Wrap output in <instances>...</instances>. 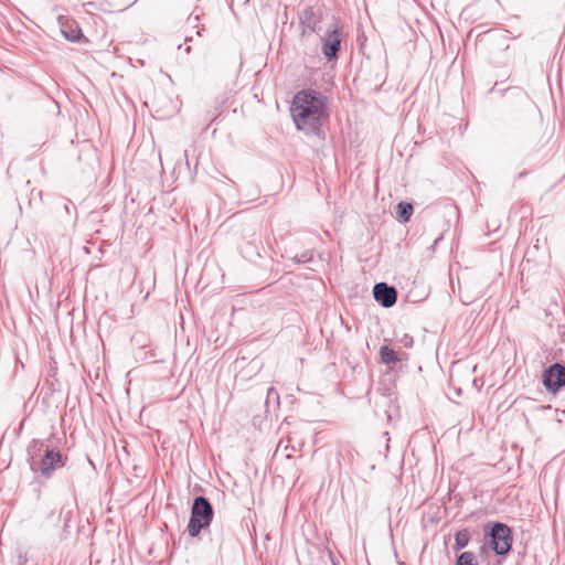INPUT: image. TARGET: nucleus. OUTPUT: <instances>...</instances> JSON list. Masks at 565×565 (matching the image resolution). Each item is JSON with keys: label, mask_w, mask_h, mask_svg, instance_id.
<instances>
[{"label": "nucleus", "mask_w": 565, "mask_h": 565, "mask_svg": "<svg viewBox=\"0 0 565 565\" xmlns=\"http://www.w3.org/2000/svg\"><path fill=\"white\" fill-rule=\"evenodd\" d=\"M290 114L298 130L321 137L322 122L329 117L328 98L312 88L301 89L292 97Z\"/></svg>", "instance_id": "obj_1"}, {"label": "nucleus", "mask_w": 565, "mask_h": 565, "mask_svg": "<svg viewBox=\"0 0 565 565\" xmlns=\"http://www.w3.org/2000/svg\"><path fill=\"white\" fill-rule=\"evenodd\" d=\"M30 469L45 479H51L54 471L66 465L67 456L58 449L50 447L40 439H32L26 447Z\"/></svg>", "instance_id": "obj_2"}, {"label": "nucleus", "mask_w": 565, "mask_h": 565, "mask_svg": "<svg viewBox=\"0 0 565 565\" xmlns=\"http://www.w3.org/2000/svg\"><path fill=\"white\" fill-rule=\"evenodd\" d=\"M214 510L207 498L198 495L191 507V515L186 531L191 537H196L202 530L210 526L213 521Z\"/></svg>", "instance_id": "obj_3"}, {"label": "nucleus", "mask_w": 565, "mask_h": 565, "mask_svg": "<svg viewBox=\"0 0 565 565\" xmlns=\"http://www.w3.org/2000/svg\"><path fill=\"white\" fill-rule=\"evenodd\" d=\"M301 36L318 33L323 20V3L320 0H303L298 13Z\"/></svg>", "instance_id": "obj_4"}, {"label": "nucleus", "mask_w": 565, "mask_h": 565, "mask_svg": "<svg viewBox=\"0 0 565 565\" xmlns=\"http://www.w3.org/2000/svg\"><path fill=\"white\" fill-rule=\"evenodd\" d=\"M487 527H490L489 532L486 531V533L490 537L489 545L491 550L497 555H507L511 551L513 543L511 527L501 522L489 523Z\"/></svg>", "instance_id": "obj_5"}, {"label": "nucleus", "mask_w": 565, "mask_h": 565, "mask_svg": "<svg viewBox=\"0 0 565 565\" xmlns=\"http://www.w3.org/2000/svg\"><path fill=\"white\" fill-rule=\"evenodd\" d=\"M543 384L548 392H558L565 385V366L559 363L550 365L543 373Z\"/></svg>", "instance_id": "obj_6"}, {"label": "nucleus", "mask_w": 565, "mask_h": 565, "mask_svg": "<svg viewBox=\"0 0 565 565\" xmlns=\"http://www.w3.org/2000/svg\"><path fill=\"white\" fill-rule=\"evenodd\" d=\"M321 51L326 60L329 62L337 60L341 49V39L338 26L333 30L327 31L326 35L321 38Z\"/></svg>", "instance_id": "obj_7"}, {"label": "nucleus", "mask_w": 565, "mask_h": 565, "mask_svg": "<svg viewBox=\"0 0 565 565\" xmlns=\"http://www.w3.org/2000/svg\"><path fill=\"white\" fill-rule=\"evenodd\" d=\"M373 297L384 308H391L397 301V291L386 282H377L373 287Z\"/></svg>", "instance_id": "obj_8"}, {"label": "nucleus", "mask_w": 565, "mask_h": 565, "mask_svg": "<svg viewBox=\"0 0 565 565\" xmlns=\"http://www.w3.org/2000/svg\"><path fill=\"white\" fill-rule=\"evenodd\" d=\"M260 247L262 242L255 233L248 235V239H246L245 244L241 245V252L243 256L249 260H255L260 258Z\"/></svg>", "instance_id": "obj_9"}, {"label": "nucleus", "mask_w": 565, "mask_h": 565, "mask_svg": "<svg viewBox=\"0 0 565 565\" xmlns=\"http://www.w3.org/2000/svg\"><path fill=\"white\" fill-rule=\"evenodd\" d=\"M414 207L412 203L402 201L396 206L397 220L402 223L408 222L412 217Z\"/></svg>", "instance_id": "obj_10"}, {"label": "nucleus", "mask_w": 565, "mask_h": 565, "mask_svg": "<svg viewBox=\"0 0 565 565\" xmlns=\"http://www.w3.org/2000/svg\"><path fill=\"white\" fill-rule=\"evenodd\" d=\"M380 355L383 363L390 365L399 361L397 353L390 347L383 345L380 349Z\"/></svg>", "instance_id": "obj_11"}, {"label": "nucleus", "mask_w": 565, "mask_h": 565, "mask_svg": "<svg viewBox=\"0 0 565 565\" xmlns=\"http://www.w3.org/2000/svg\"><path fill=\"white\" fill-rule=\"evenodd\" d=\"M64 38L71 42H79L84 36L78 25H68L62 29Z\"/></svg>", "instance_id": "obj_12"}, {"label": "nucleus", "mask_w": 565, "mask_h": 565, "mask_svg": "<svg viewBox=\"0 0 565 565\" xmlns=\"http://www.w3.org/2000/svg\"><path fill=\"white\" fill-rule=\"evenodd\" d=\"M470 541V533L467 529L460 530L455 534V551L465 548Z\"/></svg>", "instance_id": "obj_13"}, {"label": "nucleus", "mask_w": 565, "mask_h": 565, "mask_svg": "<svg viewBox=\"0 0 565 565\" xmlns=\"http://www.w3.org/2000/svg\"><path fill=\"white\" fill-rule=\"evenodd\" d=\"M456 565H478V559L473 552H462L457 556Z\"/></svg>", "instance_id": "obj_14"}, {"label": "nucleus", "mask_w": 565, "mask_h": 565, "mask_svg": "<svg viewBox=\"0 0 565 565\" xmlns=\"http://www.w3.org/2000/svg\"><path fill=\"white\" fill-rule=\"evenodd\" d=\"M313 259V254L311 252H303L299 255L292 257V260L296 264H306Z\"/></svg>", "instance_id": "obj_15"}, {"label": "nucleus", "mask_w": 565, "mask_h": 565, "mask_svg": "<svg viewBox=\"0 0 565 565\" xmlns=\"http://www.w3.org/2000/svg\"><path fill=\"white\" fill-rule=\"evenodd\" d=\"M399 342L405 347V348H411L414 343V340L411 335L408 334H404V337L399 340Z\"/></svg>", "instance_id": "obj_16"}, {"label": "nucleus", "mask_w": 565, "mask_h": 565, "mask_svg": "<svg viewBox=\"0 0 565 565\" xmlns=\"http://www.w3.org/2000/svg\"><path fill=\"white\" fill-rule=\"evenodd\" d=\"M273 396L278 398V394H277L276 390L274 387H269L267 391V398H271Z\"/></svg>", "instance_id": "obj_17"}, {"label": "nucleus", "mask_w": 565, "mask_h": 565, "mask_svg": "<svg viewBox=\"0 0 565 565\" xmlns=\"http://www.w3.org/2000/svg\"><path fill=\"white\" fill-rule=\"evenodd\" d=\"M188 21H189L190 23H196V22L199 21V15H195V17H189V18H188Z\"/></svg>", "instance_id": "obj_18"}, {"label": "nucleus", "mask_w": 565, "mask_h": 565, "mask_svg": "<svg viewBox=\"0 0 565 565\" xmlns=\"http://www.w3.org/2000/svg\"><path fill=\"white\" fill-rule=\"evenodd\" d=\"M64 519H65V525H67V522L71 519V512L70 511L67 513H65Z\"/></svg>", "instance_id": "obj_19"}, {"label": "nucleus", "mask_w": 565, "mask_h": 565, "mask_svg": "<svg viewBox=\"0 0 565 565\" xmlns=\"http://www.w3.org/2000/svg\"><path fill=\"white\" fill-rule=\"evenodd\" d=\"M70 204H71V202H67L64 204V209L67 213H70Z\"/></svg>", "instance_id": "obj_20"}, {"label": "nucleus", "mask_w": 565, "mask_h": 565, "mask_svg": "<svg viewBox=\"0 0 565 565\" xmlns=\"http://www.w3.org/2000/svg\"><path fill=\"white\" fill-rule=\"evenodd\" d=\"M184 52H185L186 54H189V53L191 52V46H186V47L184 49Z\"/></svg>", "instance_id": "obj_21"}, {"label": "nucleus", "mask_w": 565, "mask_h": 565, "mask_svg": "<svg viewBox=\"0 0 565 565\" xmlns=\"http://www.w3.org/2000/svg\"><path fill=\"white\" fill-rule=\"evenodd\" d=\"M203 30H204V26L202 25V28H201L200 30H198V31H196V34H198V35H201V31H203Z\"/></svg>", "instance_id": "obj_22"}, {"label": "nucleus", "mask_w": 565, "mask_h": 565, "mask_svg": "<svg viewBox=\"0 0 565 565\" xmlns=\"http://www.w3.org/2000/svg\"><path fill=\"white\" fill-rule=\"evenodd\" d=\"M525 174H526V172H520L518 177L523 178Z\"/></svg>", "instance_id": "obj_23"}, {"label": "nucleus", "mask_w": 565, "mask_h": 565, "mask_svg": "<svg viewBox=\"0 0 565 565\" xmlns=\"http://www.w3.org/2000/svg\"><path fill=\"white\" fill-rule=\"evenodd\" d=\"M188 41H192V36L186 35L185 36V42H188Z\"/></svg>", "instance_id": "obj_24"}]
</instances>
